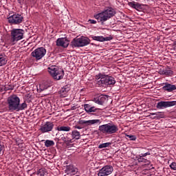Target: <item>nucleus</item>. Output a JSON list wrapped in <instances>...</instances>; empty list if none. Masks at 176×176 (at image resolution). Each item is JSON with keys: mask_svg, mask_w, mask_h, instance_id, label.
Masks as SVG:
<instances>
[{"mask_svg": "<svg viewBox=\"0 0 176 176\" xmlns=\"http://www.w3.org/2000/svg\"><path fill=\"white\" fill-rule=\"evenodd\" d=\"M7 105L9 112H19L26 109L28 105L25 102L20 104V98L16 94L10 95L7 98Z\"/></svg>", "mask_w": 176, "mask_h": 176, "instance_id": "1", "label": "nucleus"}, {"mask_svg": "<svg viewBox=\"0 0 176 176\" xmlns=\"http://www.w3.org/2000/svg\"><path fill=\"white\" fill-rule=\"evenodd\" d=\"M116 14V10L112 8L111 7H108L107 8L104 9L103 11L94 15V19L98 21V23H101L104 24L105 21L111 19Z\"/></svg>", "mask_w": 176, "mask_h": 176, "instance_id": "2", "label": "nucleus"}, {"mask_svg": "<svg viewBox=\"0 0 176 176\" xmlns=\"http://www.w3.org/2000/svg\"><path fill=\"white\" fill-rule=\"evenodd\" d=\"M25 32L23 29H12L10 31V43L12 45H16L19 41L24 39Z\"/></svg>", "mask_w": 176, "mask_h": 176, "instance_id": "3", "label": "nucleus"}, {"mask_svg": "<svg viewBox=\"0 0 176 176\" xmlns=\"http://www.w3.org/2000/svg\"><path fill=\"white\" fill-rule=\"evenodd\" d=\"M98 131L105 135H109L111 134H115L119 131V128L113 123H107L99 126Z\"/></svg>", "mask_w": 176, "mask_h": 176, "instance_id": "4", "label": "nucleus"}, {"mask_svg": "<svg viewBox=\"0 0 176 176\" xmlns=\"http://www.w3.org/2000/svg\"><path fill=\"white\" fill-rule=\"evenodd\" d=\"M47 71L55 80H61L64 78V70L56 65L49 67Z\"/></svg>", "mask_w": 176, "mask_h": 176, "instance_id": "5", "label": "nucleus"}, {"mask_svg": "<svg viewBox=\"0 0 176 176\" xmlns=\"http://www.w3.org/2000/svg\"><path fill=\"white\" fill-rule=\"evenodd\" d=\"M90 43V39L87 37H80L78 38H74L72 41V45L74 47H83L87 46Z\"/></svg>", "mask_w": 176, "mask_h": 176, "instance_id": "6", "label": "nucleus"}, {"mask_svg": "<svg viewBox=\"0 0 176 176\" xmlns=\"http://www.w3.org/2000/svg\"><path fill=\"white\" fill-rule=\"evenodd\" d=\"M46 55V49L43 47H38L34 50L32 53L31 56H33L35 60H42L43 57Z\"/></svg>", "mask_w": 176, "mask_h": 176, "instance_id": "7", "label": "nucleus"}, {"mask_svg": "<svg viewBox=\"0 0 176 176\" xmlns=\"http://www.w3.org/2000/svg\"><path fill=\"white\" fill-rule=\"evenodd\" d=\"M113 173V167L111 165H106L99 170L98 176H108Z\"/></svg>", "mask_w": 176, "mask_h": 176, "instance_id": "8", "label": "nucleus"}, {"mask_svg": "<svg viewBox=\"0 0 176 176\" xmlns=\"http://www.w3.org/2000/svg\"><path fill=\"white\" fill-rule=\"evenodd\" d=\"M23 16L19 14H14L8 18L10 24H20L23 22Z\"/></svg>", "mask_w": 176, "mask_h": 176, "instance_id": "9", "label": "nucleus"}, {"mask_svg": "<svg viewBox=\"0 0 176 176\" xmlns=\"http://www.w3.org/2000/svg\"><path fill=\"white\" fill-rule=\"evenodd\" d=\"M95 79L97 80L96 85H98V86L101 87H103L104 85H107V75L100 73L95 76Z\"/></svg>", "mask_w": 176, "mask_h": 176, "instance_id": "10", "label": "nucleus"}, {"mask_svg": "<svg viewBox=\"0 0 176 176\" xmlns=\"http://www.w3.org/2000/svg\"><path fill=\"white\" fill-rule=\"evenodd\" d=\"M176 105V101H161L157 104V109H163V108H168Z\"/></svg>", "mask_w": 176, "mask_h": 176, "instance_id": "11", "label": "nucleus"}, {"mask_svg": "<svg viewBox=\"0 0 176 176\" xmlns=\"http://www.w3.org/2000/svg\"><path fill=\"white\" fill-rule=\"evenodd\" d=\"M65 176H73L78 174V168L72 165H68L65 170Z\"/></svg>", "mask_w": 176, "mask_h": 176, "instance_id": "12", "label": "nucleus"}, {"mask_svg": "<svg viewBox=\"0 0 176 176\" xmlns=\"http://www.w3.org/2000/svg\"><path fill=\"white\" fill-rule=\"evenodd\" d=\"M96 104H98V105H102L104 102L108 101V96L106 95H99L96 96L94 100Z\"/></svg>", "mask_w": 176, "mask_h": 176, "instance_id": "13", "label": "nucleus"}, {"mask_svg": "<svg viewBox=\"0 0 176 176\" xmlns=\"http://www.w3.org/2000/svg\"><path fill=\"white\" fill-rule=\"evenodd\" d=\"M53 127H54V124L53 122H46L40 128V131L41 133H49V131H52L53 130Z\"/></svg>", "mask_w": 176, "mask_h": 176, "instance_id": "14", "label": "nucleus"}, {"mask_svg": "<svg viewBox=\"0 0 176 176\" xmlns=\"http://www.w3.org/2000/svg\"><path fill=\"white\" fill-rule=\"evenodd\" d=\"M79 124H85V126H91L93 124H101L100 120H80L78 122Z\"/></svg>", "mask_w": 176, "mask_h": 176, "instance_id": "15", "label": "nucleus"}, {"mask_svg": "<svg viewBox=\"0 0 176 176\" xmlns=\"http://www.w3.org/2000/svg\"><path fill=\"white\" fill-rule=\"evenodd\" d=\"M70 90H71V85H65L59 91L60 97H61L62 98L68 97V93H69Z\"/></svg>", "mask_w": 176, "mask_h": 176, "instance_id": "16", "label": "nucleus"}, {"mask_svg": "<svg viewBox=\"0 0 176 176\" xmlns=\"http://www.w3.org/2000/svg\"><path fill=\"white\" fill-rule=\"evenodd\" d=\"M69 45V41L67 38H58L56 40V46H60V47L67 48Z\"/></svg>", "mask_w": 176, "mask_h": 176, "instance_id": "17", "label": "nucleus"}, {"mask_svg": "<svg viewBox=\"0 0 176 176\" xmlns=\"http://www.w3.org/2000/svg\"><path fill=\"white\" fill-rule=\"evenodd\" d=\"M92 39L94 41H97L98 42H105L108 41H112L113 39V37L111 36L104 37L102 36H93Z\"/></svg>", "mask_w": 176, "mask_h": 176, "instance_id": "18", "label": "nucleus"}, {"mask_svg": "<svg viewBox=\"0 0 176 176\" xmlns=\"http://www.w3.org/2000/svg\"><path fill=\"white\" fill-rule=\"evenodd\" d=\"M164 86L162 87V90L164 91H168V93H171V91H174L176 90L175 85H171L168 82L164 83Z\"/></svg>", "mask_w": 176, "mask_h": 176, "instance_id": "19", "label": "nucleus"}, {"mask_svg": "<svg viewBox=\"0 0 176 176\" xmlns=\"http://www.w3.org/2000/svg\"><path fill=\"white\" fill-rule=\"evenodd\" d=\"M84 109L87 113H91V112H96L97 111V108L94 106H91L89 104H84Z\"/></svg>", "mask_w": 176, "mask_h": 176, "instance_id": "20", "label": "nucleus"}, {"mask_svg": "<svg viewBox=\"0 0 176 176\" xmlns=\"http://www.w3.org/2000/svg\"><path fill=\"white\" fill-rule=\"evenodd\" d=\"M69 135H71V133H67L66 136L62 135L60 138V140L63 141L67 146H69V144H72V139L69 138Z\"/></svg>", "mask_w": 176, "mask_h": 176, "instance_id": "21", "label": "nucleus"}, {"mask_svg": "<svg viewBox=\"0 0 176 176\" xmlns=\"http://www.w3.org/2000/svg\"><path fill=\"white\" fill-rule=\"evenodd\" d=\"M72 140H80V132L77 130H73L70 134Z\"/></svg>", "mask_w": 176, "mask_h": 176, "instance_id": "22", "label": "nucleus"}, {"mask_svg": "<svg viewBox=\"0 0 176 176\" xmlns=\"http://www.w3.org/2000/svg\"><path fill=\"white\" fill-rule=\"evenodd\" d=\"M128 5L129 6L133 8V9H135L136 10H138V9H141V5L138 2L131 1L128 3Z\"/></svg>", "mask_w": 176, "mask_h": 176, "instance_id": "23", "label": "nucleus"}, {"mask_svg": "<svg viewBox=\"0 0 176 176\" xmlns=\"http://www.w3.org/2000/svg\"><path fill=\"white\" fill-rule=\"evenodd\" d=\"M107 78V86L109 85H115L116 83V80H115V78L109 76H106Z\"/></svg>", "mask_w": 176, "mask_h": 176, "instance_id": "24", "label": "nucleus"}, {"mask_svg": "<svg viewBox=\"0 0 176 176\" xmlns=\"http://www.w3.org/2000/svg\"><path fill=\"white\" fill-rule=\"evenodd\" d=\"M56 130L58 131H66V132H68V131H71V128L69 126H58L56 128Z\"/></svg>", "mask_w": 176, "mask_h": 176, "instance_id": "25", "label": "nucleus"}, {"mask_svg": "<svg viewBox=\"0 0 176 176\" xmlns=\"http://www.w3.org/2000/svg\"><path fill=\"white\" fill-rule=\"evenodd\" d=\"M6 63H8V60H6V57L2 54H0V67L6 65Z\"/></svg>", "mask_w": 176, "mask_h": 176, "instance_id": "26", "label": "nucleus"}, {"mask_svg": "<svg viewBox=\"0 0 176 176\" xmlns=\"http://www.w3.org/2000/svg\"><path fill=\"white\" fill-rule=\"evenodd\" d=\"M44 145L45 146H46V148H50V146H54V141L47 140L45 141Z\"/></svg>", "mask_w": 176, "mask_h": 176, "instance_id": "27", "label": "nucleus"}, {"mask_svg": "<svg viewBox=\"0 0 176 176\" xmlns=\"http://www.w3.org/2000/svg\"><path fill=\"white\" fill-rule=\"evenodd\" d=\"M47 174V173L46 172V170H45L44 169H39L37 171V175L38 176H46Z\"/></svg>", "mask_w": 176, "mask_h": 176, "instance_id": "28", "label": "nucleus"}, {"mask_svg": "<svg viewBox=\"0 0 176 176\" xmlns=\"http://www.w3.org/2000/svg\"><path fill=\"white\" fill-rule=\"evenodd\" d=\"M109 145H111V142L102 143L98 146V148H99V149H102V148H108V146H109Z\"/></svg>", "mask_w": 176, "mask_h": 176, "instance_id": "29", "label": "nucleus"}, {"mask_svg": "<svg viewBox=\"0 0 176 176\" xmlns=\"http://www.w3.org/2000/svg\"><path fill=\"white\" fill-rule=\"evenodd\" d=\"M48 87L49 85L47 84L43 83L40 85V90H41V91H43V90H46Z\"/></svg>", "mask_w": 176, "mask_h": 176, "instance_id": "30", "label": "nucleus"}, {"mask_svg": "<svg viewBox=\"0 0 176 176\" xmlns=\"http://www.w3.org/2000/svg\"><path fill=\"white\" fill-rule=\"evenodd\" d=\"M126 137H127V138H129L130 141H135V140H137V136L134 135H127L125 134Z\"/></svg>", "mask_w": 176, "mask_h": 176, "instance_id": "31", "label": "nucleus"}, {"mask_svg": "<svg viewBox=\"0 0 176 176\" xmlns=\"http://www.w3.org/2000/svg\"><path fill=\"white\" fill-rule=\"evenodd\" d=\"M173 74H174V72L171 69H165V76H171Z\"/></svg>", "mask_w": 176, "mask_h": 176, "instance_id": "32", "label": "nucleus"}, {"mask_svg": "<svg viewBox=\"0 0 176 176\" xmlns=\"http://www.w3.org/2000/svg\"><path fill=\"white\" fill-rule=\"evenodd\" d=\"M169 166L170 167L171 170L176 171V162H172Z\"/></svg>", "mask_w": 176, "mask_h": 176, "instance_id": "33", "label": "nucleus"}, {"mask_svg": "<svg viewBox=\"0 0 176 176\" xmlns=\"http://www.w3.org/2000/svg\"><path fill=\"white\" fill-rule=\"evenodd\" d=\"M145 160L143 157H140V155L138 156V162H139V163H142V162H145Z\"/></svg>", "mask_w": 176, "mask_h": 176, "instance_id": "34", "label": "nucleus"}, {"mask_svg": "<svg viewBox=\"0 0 176 176\" xmlns=\"http://www.w3.org/2000/svg\"><path fill=\"white\" fill-rule=\"evenodd\" d=\"M151 155V153L146 152V153H141V154H140L139 156H140V157H145L146 156H148V155Z\"/></svg>", "mask_w": 176, "mask_h": 176, "instance_id": "35", "label": "nucleus"}, {"mask_svg": "<svg viewBox=\"0 0 176 176\" xmlns=\"http://www.w3.org/2000/svg\"><path fill=\"white\" fill-rule=\"evenodd\" d=\"M88 23H89V24H97V21L94 19H89Z\"/></svg>", "mask_w": 176, "mask_h": 176, "instance_id": "36", "label": "nucleus"}, {"mask_svg": "<svg viewBox=\"0 0 176 176\" xmlns=\"http://www.w3.org/2000/svg\"><path fill=\"white\" fill-rule=\"evenodd\" d=\"M4 89L6 91L8 90H13V87L10 86V85H6Z\"/></svg>", "mask_w": 176, "mask_h": 176, "instance_id": "37", "label": "nucleus"}, {"mask_svg": "<svg viewBox=\"0 0 176 176\" xmlns=\"http://www.w3.org/2000/svg\"><path fill=\"white\" fill-rule=\"evenodd\" d=\"M159 74L160 75H166V69H160Z\"/></svg>", "mask_w": 176, "mask_h": 176, "instance_id": "38", "label": "nucleus"}, {"mask_svg": "<svg viewBox=\"0 0 176 176\" xmlns=\"http://www.w3.org/2000/svg\"><path fill=\"white\" fill-rule=\"evenodd\" d=\"M3 151V144H2V142L0 140V155H1V153H2Z\"/></svg>", "mask_w": 176, "mask_h": 176, "instance_id": "39", "label": "nucleus"}, {"mask_svg": "<svg viewBox=\"0 0 176 176\" xmlns=\"http://www.w3.org/2000/svg\"><path fill=\"white\" fill-rule=\"evenodd\" d=\"M74 129H78V130H80L82 129V127L80 126H78V125H75L74 126Z\"/></svg>", "mask_w": 176, "mask_h": 176, "instance_id": "40", "label": "nucleus"}, {"mask_svg": "<svg viewBox=\"0 0 176 176\" xmlns=\"http://www.w3.org/2000/svg\"><path fill=\"white\" fill-rule=\"evenodd\" d=\"M159 112H156V113H151V116H155V115H156L157 116V115H159Z\"/></svg>", "mask_w": 176, "mask_h": 176, "instance_id": "41", "label": "nucleus"}, {"mask_svg": "<svg viewBox=\"0 0 176 176\" xmlns=\"http://www.w3.org/2000/svg\"><path fill=\"white\" fill-rule=\"evenodd\" d=\"M164 117V115L163 114H161L160 118H163Z\"/></svg>", "mask_w": 176, "mask_h": 176, "instance_id": "42", "label": "nucleus"}, {"mask_svg": "<svg viewBox=\"0 0 176 176\" xmlns=\"http://www.w3.org/2000/svg\"><path fill=\"white\" fill-rule=\"evenodd\" d=\"M175 49L176 50V41L175 42Z\"/></svg>", "mask_w": 176, "mask_h": 176, "instance_id": "43", "label": "nucleus"}]
</instances>
